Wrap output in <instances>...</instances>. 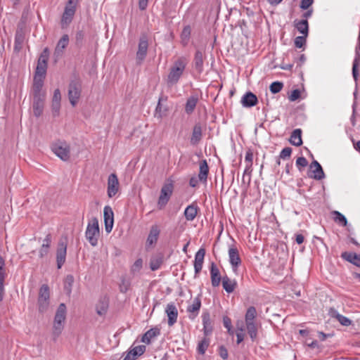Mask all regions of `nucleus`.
<instances>
[{
    "label": "nucleus",
    "instance_id": "1",
    "mask_svg": "<svg viewBox=\"0 0 360 360\" xmlns=\"http://www.w3.org/2000/svg\"><path fill=\"white\" fill-rule=\"evenodd\" d=\"M188 60L185 57H179L172 64L167 76V82L169 85L176 84L183 75Z\"/></svg>",
    "mask_w": 360,
    "mask_h": 360
},
{
    "label": "nucleus",
    "instance_id": "2",
    "mask_svg": "<svg viewBox=\"0 0 360 360\" xmlns=\"http://www.w3.org/2000/svg\"><path fill=\"white\" fill-rule=\"evenodd\" d=\"M82 91V83L79 79H72L68 87V96L72 107H75L80 99Z\"/></svg>",
    "mask_w": 360,
    "mask_h": 360
},
{
    "label": "nucleus",
    "instance_id": "3",
    "mask_svg": "<svg viewBox=\"0 0 360 360\" xmlns=\"http://www.w3.org/2000/svg\"><path fill=\"white\" fill-rule=\"evenodd\" d=\"M99 236L100 231L98 220L96 217H94L87 224L85 236L92 246H96L98 244Z\"/></svg>",
    "mask_w": 360,
    "mask_h": 360
},
{
    "label": "nucleus",
    "instance_id": "4",
    "mask_svg": "<svg viewBox=\"0 0 360 360\" xmlns=\"http://www.w3.org/2000/svg\"><path fill=\"white\" fill-rule=\"evenodd\" d=\"M66 319V306L61 303L56 311L53 322V335L58 336L64 327V322Z\"/></svg>",
    "mask_w": 360,
    "mask_h": 360
},
{
    "label": "nucleus",
    "instance_id": "5",
    "mask_svg": "<svg viewBox=\"0 0 360 360\" xmlns=\"http://www.w3.org/2000/svg\"><path fill=\"white\" fill-rule=\"evenodd\" d=\"M174 185L172 181H167L162 187L160 195L158 201V206L160 210H162L167 204L172 195Z\"/></svg>",
    "mask_w": 360,
    "mask_h": 360
},
{
    "label": "nucleus",
    "instance_id": "6",
    "mask_svg": "<svg viewBox=\"0 0 360 360\" xmlns=\"http://www.w3.org/2000/svg\"><path fill=\"white\" fill-rule=\"evenodd\" d=\"M77 8V1H68L61 18L62 28L67 27L72 22Z\"/></svg>",
    "mask_w": 360,
    "mask_h": 360
},
{
    "label": "nucleus",
    "instance_id": "7",
    "mask_svg": "<svg viewBox=\"0 0 360 360\" xmlns=\"http://www.w3.org/2000/svg\"><path fill=\"white\" fill-rule=\"evenodd\" d=\"M51 150L59 158L63 161H67L70 158V148L65 141H56L51 146Z\"/></svg>",
    "mask_w": 360,
    "mask_h": 360
},
{
    "label": "nucleus",
    "instance_id": "8",
    "mask_svg": "<svg viewBox=\"0 0 360 360\" xmlns=\"http://www.w3.org/2000/svg\"><path fill=\"white\" fill-rule=\"evenodd\" d=\"M67 243L68 238L66 236L61 238L58 242L56 251V262L58 269H60L65 262Z\"/></svg>",
    "mask_w": 360,
    "mask_h": 360
},
{
    "label": "nucleus",
    "instance_id": "9",
    "mask_svg": "<svg viewBox=\"0 0 360 360\" xmlns=\"http://www.w3.org/2000/svg\"><path fill=\"white\" fill-rule=\"evenodd\" d=\"M49 288L47 285L44 284L41 286L39 292L38 304L39 309L43 312L46 311L49 304Z\"/></svg>",
    "mask_w": 360,
    "mask_h": 360
},
{
    "label": "nucleus",
    "instance_id": "10",
    "mask_svg": "<svg viewBox=\"0 0 360 360\" xmlns=\"http://www.w3.org/2000/svg\"><path fill=\"white\" fill-rule=\"evenodd\" d=\"M148 43L146 36L140 38L139 41L138 50L136 53V62L137 65H141L145 60L148 52Z\"/></svg>",
    "mask_w": 360,
    "mask_h": 360
},
{
    "label": "nucleus",
    "instance_id": "11",
    "mask_svg": "<svg viewBox=\"0 0 360 360\" xmlns=\"http://www.w3.org/2000/svg\"><path fill=\"white\" fill-rule=\"evenodd\" d=\"M120 183L115 173L110 174L108 179L107 193L109 198L114 197L119 191Z\"/></svg>",
    "mask_w": 360,
    "mask_h": 360
},
{
    "label": "nucleus",
    "instance_id": "12",
    "mask_svg": "<svg viewBox=\"0 0 360 360\" xmlns=\"http://www.w3.org/2000/svg\"><path fill=\"white\" fill-rule=\"evenodd\" d=\"M103 217L105 223V229L107 233H110L114 224V214L110 206H105L103 210Z\"/></svg>",
    "mask_w": 360,
    "mask_h": 360
},
{
    "label": "nucleus",
    "instance_id": "13",
    "mask_svg": "<svg viewBox=\"0 0 360 360\" xmlns=\"http://www.w3.org/2000/svg\"><path fill=\"white\" fill-rule=\"evenodd\" d=\"M229 262L233 271H236L237 268L241 264V259L239 256L238 250L236 248L232 246L229 249Z\"/></svg>",
    "mask_w": 360,
    "mask_h": 360
},
{
    "label": "nucleus",
    "instance_id": "14",
    "mask_svg": "<svg viewBox=\"0 0 360 360\" xmlns=\"http://www.w3.org/2000/svg\"><path fill=\"white\" fill-rule=\"evenodd\" d=\"M160 233V229L157 225H153L150 227L146 244L147 249L153 247L155 244H156Z\"/></svg>",
    "mask_w": 360,
    "mask_h": 360
},
{
    "label": "nucleus",
    "instance_id": "15",
    "mask_svg": "<svg viewBox=\"0 0 360 360\" xmlns=\"http://www.w3.org/2000/svg\"><path fill=\"white\" fill-rule=\"evenodd\" d=\"M201 307V300L199 297H196L187 307V312L189 314L188 317L194 319L198 314Z\"/></svg>",
    "mask_w": 360,
    "mask_h": 360
},
{
    "label": "nucleus",
    "instance_id": "16",
    "mask_svg": "<svg viewBox=\"0 0 360 360\" xmlns=\"http://www.w3.org/2000/svg\"><path fill=\"white\" fill-rule=\"evenodd\" d=\"M168 317V325L172 326L177 321L178 310L174 303H169L165 309Z\"/></svg>",
    "mask_w": 360,
    "mask_h": 360
},
{
    "label": "nucleus",
    "instance_id": "17",
    "mask_svg": "<svg viewBox=\"0 0 360 360\" xmlns=\"http://www.w3.org/2000/svg\"><path fill=\"white\" fill-rule=\"evenodd\" d=\"M68 44L69 37L68 34H64L58 41V44L54 51V56L56 59L63 56V51L68 46Z\"/></svg>",
    "mask_w": 360,
    "mask_h": 360
},
{
    "label": "nucleus",
    "instance_id": "18",
    "mask_svg": "<svg viewBox=\"0 0 360 360\" xmlns=\"http://www.w3.org/2000/svg\"><path fill=\"white\" fill-rule=\"evenodd\" d=\"M44 105V96H34L33 98V112L36 117H39L42 112Z\"/></svg>",
    "mask_w": 360,
    "mask_h": 360
},
{
    "label": "nucleus",
    "instance_id": "19",
    "mask_svg": "<svg viewBox=\"0 0 360 360\" xmlns=\"http://www.w3.org/2000/svg\"><path fill=\"white\" fill-rule=\"evenodd\" d=\"M240 102L243 107L251 108L257 105L258 100L255 94L248 91L243 96Z\"/></svg>",
    "mask_w": 360,
    "mask_h": 360
},
{
    "label": "nucleus",
    "instance_id": "20",
    "mask_svg": "<svg viewBox=\"0 0 360 360\" xmlns=\"http://www.w3.org/2000/svg\"><path fill=\"white\" fill-rule=\"evenodd\" d=\"M205 255V250L204 248L199 249V250L195 253L194 260V269L195 275L198 274L202 270Z\"/></svg>",
    "mask_w": 360,
    "mask_h": 360
},
{
    "label": "nucleus",
    "instance_id": "21",
    "mask_svg": "<svg viewBox=\"0 0 360 360\" xmlns=\"http://www.w3.org/2000/svg\"><path fill=\"white\" fill-rule=\"evenodd\" d=\"M145 345H139L131 349L123 360H136V358L142 355L146 352Z\"/></svg>",
    "mask_w": 360,
    "mask_h": 360
},
{
    "label": "nucleus",
    "instance_id": "22",
    "mask_svg": "<svg viewBox=\"0 0 360 360\" xmlns=\"http://www.w3.org/2000/svg\"><path fill=\"white\" fill-rule=\"evenodd\" d=\"M210 276L212 286H219L221 281H222V278L220 276V272L218 267L214 262H212L210 265Z\"/></svg>",
    "mask_w": 360,
    "mask_h": 360
},
{
    "label": "nucleus",
    "instance_id": "23",
    "mask_svg": "<svg viewBox=\"0 0 360 360\" xmlns=\"http://www.w3.org/2000/svg\"><path fill=\"white\" fill-rule=\"evenodd\" d=\"M202 136V129L200 123H197L193 128V131L190 142L192 145H197L200 141Z\"/></svg>",
    "mask_w": 360,
    "mask_h": 360
},
{
    "label": "nucleus",
    "instance_id": "24",
    "mask_svg": "<svg viewBox=\"0 0 360 360\" xmlns=\"http://www.w3.org/2000/svg\"><path fill=\"white\" fill-rule=\"evenodd\" d=\"M160 334V330L158 327L152 328L146 331L141 338V342L149 345L151 340Z\"/></svg>",
    "mask_w": 360,
    "mask_h": 360
},
{
    "label": "nucleus",
    "instance_id": "25",
    "mask_svg": "<svg viewBox=\"0 0 360 360\" xmlns=\"http://www.w3.org/2000/svg\"><path fill=\"white\" fill-rule=\"evenodd\" d=\"M310 169L311 172L314 174L311 176L315 179L321 180L324 178V172L321 165L316 161L314 160L310 165Z\"/></svg>",
    "mask_w": 360,
    "mask_h": 360
},
{
    "label": "nucleus",
    "instance_id": "26",
    "mask_svg": "<svg viewBox=\"0 0 360 360\" xmlns=\"http://www.w3.org/2000/svg\"><path fill=\"white\" fill-rule=\"evenodd\" d=\"M329 315L332 318H335L340 323L344 326H349L352 324V321L347 317L339 314L335 309L330 308Z\"/></svg>",
    "mask_w": 360,
    "mask_h": 360
},
{
    "label": "nucleus",
    "instance_id": "27",
    "mask_svg": "<svg viewBox=\"0 0 360 360\" xmlns=\"http://www.w3.org/2000/svg\"><path fill=\"white\" fill-rule=\"evenodd\" d=\"M204 54L202 51L198 50L194 56L193 63L195 70L199 73L203 71Z\"/></svg>",
    "mask_w": 360,
    "mask_h": 360
},
{
    "label": "nucleus",
    "instance_id": "28",
    "mask_svg": "<svg viewBox=\"0 0 360 360\" xmlns=\"http://www.w3.org/2000/svg\"><path fill=\"white\" fill-rule=\"evenodd\" d=\"M44 78L45 77L39 76L34 77V83L32 86L34 96H44V94L41 92Z\"/></svg>",
    "mask_w": 360,
    "mask_h": 360
},
{
    "label": "nucleus",
    "instance_id": "29",
    "mask_svg": "<svg viewBox=\"0 0 360 360\" xmlns=\"http://www.w3.org/2000/svg\"><path fill=\"white\" fill-rule=\"evenodd\" d=\"M341 257L354 265L360 267V255L354 252H344L342 253Z\"/></svg>",
    "mask_w": 360,
    "mask_h": 360
},
{
    "label": "nucleus",
    "instance_id": "30",
    "mask_svg": "<svg viewBox=\"0 0 360 360\" xmlns=\"http://www.w3.org/2000/svg\"><path fill=\"white\" fill-rule=\"evenodd\" d=\"M198 102V97L196 95L191 96L186 100V103L185 105V112L188 115H191L195 110V108Z\"/></svg>",
    "mask_w": 360,
    "mask_h": 360
},
{
    "label": "nucleus",
    "instance_id": "31",
    "mask_svg": "<svg viewBox=\"0 0 360 360\" xmlns=\"http://www.w3.org/2000/svg\"><path fill=\"white\" fill-rule=\"evenodd\" d=\"M202 319L204 334L207 336L212 332V325L210 314L208 312L203 313Z\"/></svg>",
    "mask_w": 360,
    "mask_h": 360
},
{
    "label": "nucleus",
    "instance_id": "32",
    "mask_svg": "<svg viewBox=\"0 0 360 360\" xmlns=\"http://www.w3.org/2000/svg\"><path fill=\"white\" fill-rule=\"evenodd\" d=\"M209 173V167L207 162L205 160H202L200 162L198 179L203 183L207 182V175Z\"/></svg>",
    "mask_w": 360,
    "mask_h": 360
},
{
    "label": "nucleus",
    "instance_id": "33",
    "mask_svg": "<svg viewBox=\"0 0 360 360\" xmlns=\"http://www.w3.org/2000/svg\"><path fill=\"white\" fill-rule=\"evenodd\" d=\"M221 281L224 289L228 293L233 292L237 286L236 280H231L227 276H224Z\"/></svg>",
    "mask_w": 360,
    "mask_h": 360
},
{
    "label": "nucleus",
    "instance_id": "34",
    "mask_svg": "<svg viewBox=\"0 0 360 360\" xmlns=\"http://www.w3.org/2000/svg\"><path fill=\"white\" fill-rule=\"evenodd\" d=\"M295 27L302 34L307 37L309 32V23L306 19L295 20L294 21Z\"/></svg>",
    "mask_w": 360,
    "mask_h": 360
},
{
    "label": "nucleus",
    "instance_id": "35",
    "mask_svg": "<svg viewBox=\"0 0 360 360\" xmlns=\"http://www.w3.org/2000/svg\"><path fill=\"white\" fill-rule=\"evenodd\" d=\"M198 207L195 204L188 205L184 211V216L188 221H193L198 214Z\"/></svg>",
    "mask_w": 360,
    "mask_h": 360
},
{
    "label": "nucleus",
    "instance_id": "36",
    "mask_svg": "<svg viewBox=\"0 0 360 360\" xmlns=\"http://www.w3.org/2000/svg\"><path fill=\"white\" fill-rule=\"evenodd\" d=\"M290 142L295 146H300L302 144V130L300 129H296L292 132Z\"/></svg>",
    "mask_w": 360,
    "mask_h": 360
},
{
    "label": "nucleus",
    "instance_id": "37",
    "mask_svg": "<svg viewBox=\"0 0 360 360\" xmlns=\"http://www.w3.org/2000/svg\"><path fill=\"white\" fill-rule=\"evenodd\" d=\"M108 300L103 298L99 300L96 307V313L100 316H103L106 314L108 309Z\"/></svg>",
    "mask_w": 360,
    "mask_h": 360
},
{
    "label": "nucleus",
    "instance_id": "38",
    "mask_svg": "<svg viewBox=\"0 0 360 360\" xmlns=\"http://www.w3.org/2000/svg\"><path fill=\"white\" fill-rule=\"evenodd\" d=\"M248 333L252 341H254L257 336V326L255 322L245 323Z\"/></svg>",
    "mask_w": 360,
    "mask_h": 360
},
{
    "label": "nucleus",
    "instance_id": "39",
    "mask_svg": "<svg viewBox=\"0 0 360 360\" xmlns=\"http://www.w3.org/2000/svg\"><path fill=\"white\" fill-rule=\"evenodd\" d=\"M360 66V56L359 54H355L353 64H352V75L355 81L358 79L359 72V68Z\"/></svg>",
    "mask_w": 360,
    "mask_h": 360
},
{
    "label": "nucleus",
    "instance_id": "40",
    "mask_svg": "<svg viewBox=\"0 0 360 360\" xmlns=\"http://www.w3.org/2000/svg\"><path fill=\"white\" fill-rule=\"evenodd\" d=\"M332 214L333 215V219L336 223H338L343 226H347V220L346 217L342 214H341L338 211H333V212H332Z\"/></svg>",
    "mask_w": 360,
    "mask_h": 360
},
{
    "label": "nucleus",
    "instance_id": "41",
    "mask_svg": "<svg viewBox=\"0 0 360 360\" xmlns=\"http://www.w3.org/2000/svg\"><path fill=\"white\" fill-rule=\"evenodd\" d=\"M24 36L22 34L17 32L15 37L14 51L19 52L22 48L24 43Z\"/></svg>",
    "mask_w": 360,
    "mask_h": 360
},
{
    "label": "nucleus",
    "instance_id": "42",
    "mask_svg": "<svg viewBox=\"0 0 360 360\" xmlns=\"http://www.w3.org/2000/svg\"><path fill=\"white\" fill-rule=\"evenodd\" d=\"M167 111L168 108L167 106H163L162 103L158 102V105L155 110V116L161 119L167 115Z\"/></svg>",
    "mask_w": 360,
    "mask_h": 360
},
{
    "label": "nucleus",
    "instance_id": "43",
    "mask_svg": "<svg viewBox=\"0 0 360 360\" xmlns=\"http://www.w3.org/2000/svg\"><path fill=\"white\" fill-rule=\"evenodd\" d=\"M257 316V311L255 307H250L246 311L245 319V323L255 322Z\"/></svg>",
    "mask_w": 360,
    "mask_h": 360
},
{
    "label": "nucleus",
    "instance_id": "44",
    "mask_svg": "<svg viewBox=\"0 0 360 360\" xmlns=\"http://www.w3.org/2000/svg\"><path fill=\"white\" fill-rule=\"evenodd\" d=\"M191 32V28L189 25H186L184 27L181 34V41L184 44V45L187 44L190 39Z\"/></svg>",
    "mask_w": 360,
    "mask_h": 360
},
{
    "label": "nucleus",
    "instance_id": "45",
    "mask_svg": "<svg viewBox=\"0 0 360 360\" xmlns=\"http://www.w3.org/2000/svg\"><path fill=\"white\" fill-rule=\"evenodd\" d=\"M47 65L37 62L34 76L45 77L46 74Z\"/></svg>",
    "mask_w": 360,
    "mask_h": 360
},
{
    "label": "nucleus",
    "instance_id": "46",
    "mask_svg": "<svg viewBox=\"0 0 360 360\" xmlns=\"http://www.w3.org/2000/svg\"><path fill=\"white\" fill-rule=\"evenodd\" d=\"M74 283V277L72 275H68L64 281V288L65 291L70 294L71 292L72 286Z\"/></svg>",
    "mask_w": 360,
    "mask_h": 360
},
{
    "label": "nucleus",
    "instance_id": "47",
    "mask_svg": "<svg viewBox=\"0 0 360 360\" xmlns=\"http://www.w3.org/2000/svg\"><path fill=\"white\" fill-rule=\"evenodd\" d=\"M210 341L207 338L202 340L198 345V352L200 354H204L207 347H209Z\"/></svg>",
    "mask_w": 360,
    "mask_h": 360
},
{
    "label": "nucleus",
    "instance_id": "48",
    "mask_svg": "<svg viewBox=\"0 0 360 360\" xmlns=\"http://www.w3.org/2000/svg\"><path fill=\"white\" fill-rule=\"evenodd\" d=\"M49 54H50L49 49L47 47L45 48L41 53L39 58L38 59V62L47 65V62H48V60L49 58Z\"/></svg>",
    "mask_w": 360,
    "mask_h": 360
},
{
    "label": "nucleus",
    "instance_id": "49",
    "mask_svg": "<svg viewBox=\"0 0 360 360\" xmlns=\"http://www.w3.org/2000/svg\"><path fill=\"white\" fill-rule=\"evenodd\" d=\"M283 87V84L281 82H274L270 85V91L273 94H276L280 92Z\"/></svg>",
    "mask_w": 360,
    "mask_h": 360
},
{
    "label": "nucleus",
    "instance_id": "50",
    "mask_svg": "<svg viewBox=\"0 0 360 360\" xmlns=\"http://www.w3.org/2000/svg\"><path fill=\"white\" fill-rule=\"evenodd\" d=\"M143 266V260L142 259H136L133 265L131 267V271L132 273H136L139 272Z\"/></svg>",
    "mask_w": 360,
    "mask_h": 360
},
{
    "label": "nucleus",
    "instance_id": "51",
    "mask_svg": "<svg viewBox=\"0 0 360 360\" xmlns=\"http://www.w3.org/2000/svg\"><path fill=\"white\" fill-rule=\"evenodd\" d=\"M60 109V102L52 101L51 110H52L53 115L54 117H57L59 115Z\"/></svg>",
    "mask_w": 360,
    "mask_h": 360
},
{
    "label": "nucleus",
    "instance_id": "52",
    "mask_svg": "<svg viewBox=\"0 0 360 360\" xmlns=\"http://www.w3.org/2000/svg\"><path fill=\"white\" fill-rule=\"evenodd\" d=\"M292 153V148L290 147L284 148L280 153V158L283 160L288 159L290 158Z\"/></svg>",
    "mask_w": 360,
    "mask_h": 360
},
{
    "label": "nucleus",
    "instance_id": "53",
    "mask_svg": "<svg viewBox=\"0 0 360 360\" xmlns=\"http://www.w3.org/2000/svg\"><path fill=\"white\" fill-rule=\"evenodd\" d=\"M305 35L297 37L295 39V45L297 48H302L306 44Z\"/></svg>",
    "mask_w": 360,
    "mask_h": 360
},
{
    "label": "nucleus",
    "instance_id": "54",
    "mask_svg": "<svg viewBox=\"0 0 360 360\" xmlns=\"http://www.w3.org/2000/svg\"><path fill=\"white\" fill-rule=\"evenodd\" d=\"M307 165L308 162L307 159L304 157H300L296 160V165L300 171H301L302 168L307 167Z\"/></svg>",
    "mask_w": 360,
    "mask_h": 360
},
{
    "label": "nucleus",
    "instance_id": "55",
    "mask_svg": "<svg viewBox=\"0 0 360 360\" xmlns=\"http://www.w3.org/2000/svg\"><path fill=\"white\" fill-rule=\"evenodd\" d=\"M253 161V153L251 150H248L246 151L245 157V165H252Z\"/></svg>",
    "mask_w": 360,
    "mask_h": 360
},
{
    "label": "nucleus",
    "instance_id": "56",
    "mask_svg": "<svg viewBox=\"0 0 360 360\" xmlns=\"http://www.w3.org/2000/svg\"><path fill=\"white\" fill-rule=\"evenodd\" d=\"M300 96V91L299 89H294L291 91L290 94L288 96V98L290 101H295L297 100Z\"/></svg>",
    "mask_w": 360,
    "mask_h": 360
},
{
    "label": "nucleus",
    "instance_id": "57",
    "mask_svg": "<svg viewBox=\"0 0 360 360\" xmlns=\"http://www.w3.org/2000/svg\"><path fill=\"white\" fill-rule=\"evenodd\" d=\"M219 356L223 359H226L229 356L228 351H227L226 348L223 345H221L219 347Z\"/></svg>",
    "mask_w": 360,
    "mask_h": 360
},
{
    "label": "nucleus",
    "instance_id": "58",
    "mask_svg": "<svg viewBox=\"0 0 360 360\" xmlns=\"http://www.w3.org/2000/svg\"><path fill=\"white\" fill-rule=\"evenodd\" d=\"M51 243V235L50 233L47 234L45 238L43 240V244L41 246L43 248H49Z\"/></svg>",
    "mask_w": 360,
    "mask_h": 360
},
{
    "label": "nucleus",
    "instance_id": "59",
    "mask_svg": "<svg viewBox=\"0 0 360 360\" xmlns=\"http://www.w3.org/2000/svg\"><path fill=\"white\" fill-rule=\"evenodd\" d=\"M161 262H162L160 259H156V260L151 261L150 264V269L153 271L158 269L160 267Z\"/></svg>",
    "mask_w": 360,
    "mask_h": 360
},
{
    "label": "nucleus",
    "instance_id": "60",
    "mask_svg": "<svg viewBox=\"0 0 360 360\" xmlns=\"http://www.w3.org/2000/svg\"><path fill=\"white\" fill-rule=\"evenodd\" d=\"M60 101H61L60 91L58 89H55V91L53 92L52 101L60 102Z\"/></svg>",
    "mask_w": 360,
    "mask_h": 360
},
{
    "label": "nucleus",
    "instance_id": "61",
    "mask_svg": "<svg viewBox=\"0 0 360 360\" xmlns=\"http://www.w3.org/2000/svg\"><path fill=\"white\" fill-rule=\"evenodd\" d=\"M223 323H224V327L228 330H231V320L230 318H229L228 316H224L223 318Z\"/></svg>",
    "mask_w": 360,
    "mask_h": 360
},
{
    "label": "nucleus",
    "instance_id": "62",
    "mask_svg": "<svg viewBox=\"0 0 360 360\" xmlns=\"http://www.w3.org/2000/svg\"><path fill=\"white\" fill-rule=\"evenodd\" d=\"M245 4L243 5V8L247 10V13L248 15H253L256 12V8L255 9H250L248 6L250 1H244Z\"/></svg>",
    "mask_w": 360,
    "mask_h": 360
},
{
    "label": "nucleus",
    "instance_id": "63",
    "mask_svg": "<svg viewBox=\"0 0 360 360\" xmlns=\"http://www.w3.org/2000/svg\"><path fill=\"white\" fill-rule=\"evenodd\" d=\"M4 259L2 257H0V278H5V271L4 270Z\"/></svg>",
    "mask_w": 360,
    "mask_h": 360
},
{
    "label": "nucleus",
    "instance_id": "64",
    "mask_svg": "<svg viewBox=\"0 0 360 360\" xmlns=\"http://www.w3.org/2000/svg\"><path fill=\"white\" fill-rule=\"evenodd\" d=\"M314 1H301L300 8L303 10H308L311 8V6Z\"/></svg>",
    "mask_w": 360,
    "mask_h": 360
}]
</instances>
